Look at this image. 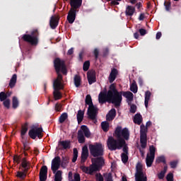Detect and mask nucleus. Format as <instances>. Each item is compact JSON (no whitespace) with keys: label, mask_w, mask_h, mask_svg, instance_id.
Listing matches in <instances>:
<instances>
[{"label":"nucleus","mask_w":181,"mask_h":181,"mask_svg":"<svg viewBox=\"0 0 181 181\" xmlns=\"http://www.w3.org/2000/svg\"><path fill=\"white\" fill-rule=\"evenodd\" d=\"M13 160L16 163L19 164L21 161V158L18 156H14Z\"/></svg>","instance_id":"nucleus-55"},{"label":"nucleus","mask_w":181,"mask_h":181,"mask_svg":"<svg viewBox=\"0 0 181 181\" xmlns=\"http://www.w3.org/2000/svg\"><path fill=\"white\" fill-rule=\"evenodd\" d=\"M68 119V114L67 113H63L59 117V123L62 124L64 123V122Z\"/></svg>","instance_id":"nucleus-41"},{"label":"nucleus","mask_w":181,"mask_h":181,"mask_svg":"<svg viewBox=\"0 0 181 181\" xmlns=\"http://www.w3.org/2000/svg\"><path fill=\"white\" fill-rule=\"evenodd\" d=\"M67 163H69V158L66 156H62V165L63 168H66Z\"/></svg>","instance_id":"nucleus-46"},{"label":"nucleus","mask_w":181,"mask_h":181,"mask_svg":"<svg viewBox=\"0 0 181 181\" xmlns=\"http://www.w3.org/2000/svg\"><path fill=\"white\" fill-rule=\"evenodd\" d=\"M103 166L97 164H93L89 168V175H93L94 172H98L101 170Z\"/></svg>","instance_id":"nucleus-25"},{"label":"nucleus","mask_w":181,"mask_h":181,"mask_svg":"<svg viewBox=\"0 0 181 181\" xmlns=\"http://www.w3.org/2000/svg\"><path fill=\"white\" fill-rule=\"evenodd\" d=\"M54 66L55 71L57 73L62 72L64 75H67V68H66L64 61L62 60L59 58H56L54 61Z\"/></svg>","instance_id":"nucleus-9"},{"label":"nucleus","mask_w":181,"mask_h":181,"mask_svg":"<svg viewBox=\"0 0 181 181\" xmlns=\"http://www.w3.org/2000/svg\"><path fill=\"white\" fill-rule=\"evenodd\" d=\"M109 88H110L109 90L107 92V93H109V95H116V96H119L120 98H122V96H123V97L127 98V100L129 101H130V102L133 101L134 94L132 93V92H129V91L119 92L118 89L116 88V86L114 83H112Z\"/></svg>","instance_id":"nucleus-5"},{"label":"nucleus","mask_w":181,"mask_h":181,"mask_svg":"<svg viewBox=\"0 0 181 181\" xmlns=\"http://www.w3.org/2000/svg\"><path fill=\"white\" fill-rule=\"evenodd\" d=\"M86 105H88V118L92 121L97 122V115H98V108L94 106L93 99L90 95H88L86 97Z\"/></svg>","instance_id":"nucleus-4"},{"label":"nucleus","mask_w":181,"mask_h":181,"mask_svg":"<svg viewBox=\"0 0 181 181\" xmlns=\"http://www.w3.org/2000/svg\"><path fill=\"white\" fill-rule=\"evenodd\" d=\"M78 157V151L76 148H74V157L72 158V163H76Z\"/></svg>","instance_id":"nucleus-42"},{"label":"nucleus","mask_w":181,"mask_h":181,"mask_svg":"<svg viewBox=\"0 0 181 181\" xmlns=\"http://www.w3.org/2000/svg\"><path fill=\"white\" fill-rule=\"evenodd\" d=\"M17 82V74H14L12 76L11 79H10L9 87L13 88L15 85H16Z\"/></svg>","instance_id":"nucleus-30"},{"label":"nucleus","mask_w":181,"mask_h":181,"mask_svg":"<svg viewBox=\"0 0 181 181\" xmlns=\"http://www.w3.org/2000/svg\"><path fill=\"white\" fill-rule=\"evenodd\" d=\"M134 123L137 125H141L142 123V115L140 113L134 115Z\"/></svg>","instance_id":"nucleus-28"},{"label":"nucleus","mask_w":181,"mask_h":181,"mask_svg":"<svg viewBox=\"0 0 181 181\" xmlns=\"http://www.w3.org/2000/svg\"><path fill=\"white\" fill-rule=\"evenodd\" d=\"M130 112L133 114H135L136 112V105H131Z\"/></svg>","instance_id":"nucleus-54"},{"label":"nucleus","mask_w":181,"mask_h":181,"mask_svg":"<svg viewBox=\"0 0 181 181\" xmlns=\"http://www.w3.org/2000/svg\"><path fill=\"white\" fill-rule=\"evenodd\" d=\"M81 129L82 130L78 131V142H79L81 144H83L86 142L85 136L86 138H90L91 134L87 126L83 125L81 127Z\"/></svg>","instance_id":"nucleus-8"},{"label":"nucleus","mask_w":181,"mask_h":181,"mask_svg":"<svg viewBox=\"0 0 181 181\" xmlns=\"http://www.w3.org/2000/svg\"><path fill=\"white\" fill-rule=\"evenodd\" d=\"M8 98V95L5 92H1L0 93V101L4 102L6 100V98Z\"/></svg>","instance_id":"nucleus-47"},{"label":"nucleus","mask_w":181,"mask_h":181,"mask_svg":"<svg viewBox=\"0 0 181 181\" xmlns=\"http://www.w3.org/2000/svg\"><path fill=\"white\" fill-rule=\"evenodd\" d=\"M26 176L25 173H22V172H18L17 173V177H20V178H25Z\"/></svg>","instance_id":"nucleus-57"},{"label":"nucleus","mask_w":181,"mask_h":181,"mask_svg":"<svg viewBox=\"0 0 181 181\" xmlns=\"http://www.w3.org/2000/svg\"><path fill=\"white\" fill-rule=\"evenodd\" d=\"M147 127L144 125L140 126V144L142 148H146L147 146Z\"/></svg>","instance_id":"nucleus-11"},{"label":"nucleus","mask_w":181,"mask_h":181,"mask_svg":"<svg viewBox=\"0 0 181 181\" xmlns=\"http://www.w3.org/2000/svg\"><path fill=\"white\" fill-rule=\"evenodd\" d=\"M90 61H86V62L83 63V71H88V69H90Z\"/></svg>","instance_id":"nucleus-43"},{"label":"nucleus","mask_w":181,"mask_h":181,"mask_svg":"<svg viewBox=\"0 0 181 181\" xmlns=\"http://www.w3.org/2000/svg\"><path fill=\"white\" fill-rule=\"evenodd\" d=\"M62 104L57 103V105H55V110L57 112H60V110H62Z\"/></svg>","instance_id":"nucleus-59"},{"label":"nucleus","mask_w":181,"mask_h":181,"mask_svg":"<svg viewBox=\"0 0 181 181\" xmlns=\"http://www.w3.org/2000/svg\"><path fill=\"white\" fill-rule=\"evenodd\" d=\"M102 129L105 132H107L110 130V123L108 122H102Z\"/></svg>","instance_id":"nucleus-32"},{"label":"nucleus","mask_w":181,"mask_h":181,"mask_svg":"<svg viewBox=\"0 0 181 181\" xmlns=\"http://www.w3.org/2000/svg\"><path fill=\"white\" fill-rule=\"evenodd\" d=\"M115 136H110L107 139V146L110 151L121 150L127 144L126 141L129 140L130 133L127 127L122 129V127H117L115 130Z\"/></svg>","instance_id":"nucleus-1"},{"label":"nucleus","mask_w":181,"mask_h":181,"mask_svg":"<svg viewBox=\"0 0 181 181\" xmlns=\"http://www.w3.org/2000/svg\"><path fill=\"white\" fill-rule=\"evenodd\" d=\"M75 87L79 88L81 86V76L75 75L74 78Z\"/></svg>","instance_id":"nucleus-29"},{"label":"nucleus","mask_w":181,"mask_h":181,"mask_svg":"<svg viewBox=\"0 0 181 181\" xmlns=\"http://www.w3.org/2000/svg\"><path fill=\"white\" fill-rule=\"evenodd\" d=\"M139 33H140V35H141V36H144V35H146V33H147L146 30V29H144V28L139 29Z\"/></svg>","instance_id":"nucleus-58"},{"label":"nucleus","mask_w":181,"mask_h":181,"mask_svg":"<svg viewBox=\"0 0 181 181\" xmlns=\"http://www.w3.org/2000/svg\"><path fill=\"white\" fill-rule=\"evenodd\" d=\"M136 181H147V177L144 176L142 165L141 163H137L136 167Z\"/></svg>","instance_id":"nucleus-12"},{"label":"nucleus","mask_w":181,"mask_h":181,"mask_svg":"<svg viewBox=\"0 0 181 181\" xmlns=\"http://www.w3.org/2000/svg\"><path fill=\"white\" fill-rule=\"evenodd\" d=\"M23 151H28L29 147H28V143L23 142Z\"/></svg>","instance_id":"nucleus-63"},{"label":"nucleus","mask_w":181,"mask_h":181,"mask_svg":"<svg viewBox=\"0 0 181 181\" xmlns=\"http://www.w3.org/2000/svg\"><path fill=\"white\" fill-rule=\"evenodd\" d=\"M59 144L63 147L64 150H67L71 148V141L68 140L60 141Z\"/></svg>","instance_id":"nucleus-26"},{"label":"nucleus","mask_w":181,"mask_h":181,"mask_svg":"<svg viewBox=\"0 0 181 181\" xmlns=\"http://www.w3.org/2000/svg\"><path fill=\"white\" fill-rule=\"evenodd\" d=\"M178 161L177 160H174V161H170V168L173 169H175L177 167Z\"/></svg>","instance_id":"nucleus-50"},{"label":"nucleus","mask_w":181,"mask_h":181,"mask_svg":"<svg viewBox=\"0 0 181 181\" xmlns=\"http://www.w3.org/2000/svg\"><path fill=\"white\" fill-rule=\"evenodd\" d=\"M48 168L46 165L41 167L40 171V181H46L47 180Z\"/></svg>","instance_id":"nucleus-15"},{"label":"nucleus","mask_w":181,"mask_h":181,"mask_svg":"<svg viewBox=\"0 0 181 181\" xmlns=\"http://www.w3.org/2000/svg\"><path fill=\"white\" fill-rule=\"evenodd\" d=\"M21 167H23L25 169L24 172H28L29 170L28 161L26 160L25 158H23V161L21 162Z\"/></svg>","instance_id":"nucleus-39"},{"label":"nucleus","mask_w":181,"mask_h":181,"mask_svg":"<svg viewBox=\"0 0 181 181\" xmlns=\"http://www.w3.org/2000/svg\"><path fill=\"white\" fill-rule=\"evenodd\" d=\"M98 100L100 104H114L115 107H118L121 106L122 102V97L115 95H109L107 90L102 91L99 93Z\"/></svg>","instance_id":"nucleus-2"},{"label":"nucleus","mask_w":181,"mask_h":181,"mask_svg":"<svg viewBox=\"0 0 181 181\" xmlns=\"http://www.w3.org/2000/svg\"><path fill=\"white\" fill-rule=\"evenodd\" d=\"M59 16H52L49 20V26L52 30H55L59 25Z\"/></svg>","instance_id":"nucleus-18"},{"label":"nucleus","mask_w":181,"mask_h":181,"mask_svg":"<svg viewBox=\"0 0 181 181\" xmlns=\"http://www.w3.org/2000/svg\"><path fill=\"white\" fill-rule=\"evenodd\" d=\"M119 71L116 68H113L111 70L110 75H109V83H112L116 80L117 76H118Z\"/></svg>","instance_id":"nucleus-19"},{"label":"nucleus","mask_w":181,"mask_h":181,"mask_svg":"<svg viewBox=\"0 0 181 181\" xmlns=\"http://www.w3.org/2000/svg\"><path fill=\"white\" fill-rule=\"evenodd\" d=\"M74 47H71V49H69L68 52L66 53V55H73L74 51Z\"/></svg>","instance_id":"nucleus-64"},{"label":"nucleus","mask_w":181,"mask_h":181,"mask_svg":"<svg viewBox=\"0 0 181 181\" xmlns=\"http://www.w3.org/2000/svg\"><path fill=\"white\" fill-rule=\"evenodd\" d=\"M168 170V166L165 165L164 166V170H161V172H160V173L158 174V178L159 180H163L165 177V175L166 174Z\"/></svg>","instance_id":"nucleus-35"},{"label":"nucleus","mask_w":181,"mask_h":181,"mask_svg":"<svg viewBox=\"0 0 181 181\" xmlns=\"http://www.w3.org/2000/svg\"><path fill=\"white\" fill-rule=\"evenodd\" d=\"M74 181H80V175L78 173L74 174ZM74 181V180H71Z\"/></svg>","instance_id":"nucleus-62"},{"label":"nucleus","mask_w":181,"mask_h":181,"mask_svg":"<svg viewBox=\"0 0 181 181\" xmlns=\"http://www.w3.org/2000/svg\"><path fill=\"white\" fill-rule=\"evenodd\" d=\"M149 156H156V148L153 146V145H151L150 146V154H148Z\"/></svg>","instance_id":"nucleus-48"},{"label":"nucleus","mask_w":181,"mask_h":181,"mask_svg":"<svg viewBox=\"0 0 181 181\" xmlns=\"http://www.w3.org/2000/svg\"><path fill=\"white\" fill-rule=\"evenodd\" d=\"M39 31L35 29L33 30L31 34H24L21 39L25 42L30 43L32 46H37L39 44Z\"/></svg>","instance_id":"nucleus-6"},{"label":"nucleus","mask_w":181,"mask_h":181,"mask_svg":"<svg viewBox=\"0 0 181 181\" xmlns=\"http://www.w3.org/2000/svg\"><path fill=\"white\" fill-rule=\"evenodd\" d=\"M108 54H110V49L108 48L103 49V57H107Z\"/></svg>","instance_id":"nucleus-60"},{"label":"nucleus","mask_w":181,"mask_h":181,"mask_svg":"<svg viewBox=\"0 0 181 181\" xmlns=\"http://www.w3.org/2000/svg\"><path fill=\"white\" fill-rule=\"evenodd\" d=\"M87 75L89 85L96 83V72L95 70L88 71Z\"/></svg>","instance_id":"nucleus-17"},{"label":"nucleus","mask_w":181,"mask_h":181,"mask_svg":"<svg viewBox=\"0 0 181 181\" xmlns=\"http://www.w3.org/2000/svg\"><path fill=\"white\" fill-rule=\"evenodd\" d=\"M81 170H82L83 172L86 173V174H90V168L86 166H81Z\"/></svg>","instance_id":"nucleus-52"},{"label":"nucleus","mask_w":181,"mask_h":181,"mask_svg":"<svg viewBox=\"0 0 181 181\" xmlns=\"http://www.w3.org/2000/svg\"><path fill=\"white\" fill-rule=\"evenodd\" d=\"M95 177L96 178V181H105L104 175L103 176L100 173H96V175H95Z\"/></svg>","instance_id":"nucleus-45"},{"label":"nucleus","mask_w":181,"mask_h":181,"mask_svg":"<svg viewBox=\"0 0 181 181\" xmlns=\"http://www.w3.org/2000/svg\"><path fill=\"white\" fill-rule=\"evenodd\" d=\"M135 12H136L135 7H133L132 6H128L126 8L125 15L127 17H132L134 13H135Z\"/></svg>","instance_id":"nucleus-23"},{"label":"nucleus","mask_w":181,"mask_h":181,"mask_svg":"<svg viewBox=\"0 0 181 181\" xmlns=\"http://www.w3.org/2000/svg\"><path fill=\"white\" fill-rule=\"evenodd\" d=\"M88 155H89V153H88V146L85 145L82 148V153L81 154V163H85L86 161H87Z\"/></svg>","instance_id":"nucleus-14"},{"label":"nucleus","mask_w":181,"mask_h":181,"mask_svg":"<svg viewBox=\"0 0 181 181\" xmlns=\"http://www.w3.org/2000/svg\"><path fill=\"white\" fill-rule=\"evenodd\" d=\"M130 90L134 93H138V86L136 85V83L135 81H134L133 83H132L130 86Z\"/></svg>","instance_id":"nucleus-38"},{"label":"nucleus","mask_w":181,"mask_h":181,"mask_svg":"<svg viewBox=\"0 0 181 181\" xmlns=\"http://www.w3.org/2000/svg\"><path fill=\"white\" fill-rule=\"evenodd\" d=\"M167 180L173 181V174L172 173H170L167 175Z\"/></svg>","instance_id":"nucleus-56"},{"label":"nucleus","mask_w":181,"mask_h":181,"mask_svg":"<svg viewBox=\"0 0 181 181\" xmlns=\"http://www.w3.org/2000/svg\"><path fill=\"white\" fill-rule=\"evenodd\" d=\"M151 95H152V93H151V92L149 90L146 92V93H145V107H146V108H148V105L149 104Z\"/></svg>","instance_id":"nucleus-31"},{"label":"nucleus","mask_w":181,"mask_h":181,"mask_svg":"<svg viewBox=\"0 0 181 181\" xmlns=\"http://www.w3.org/2000/svg\"><path fill=\"white\" fill-rule=\"evenodd\" d=\"M54 181H62V171L57 170V173H55Z\"/></svg>","instance_id":"nucleus-37"},{"label":"nucleus","mask_w":181,"mask_h":181,"mask_svg":"<svg viewBox=\"0 0 181 181\" xmlns=\"http://www.w3.org/2000/svg\"><path fill=\"white\" fill-rule=\"evenodd\" d=\"M19 106V100H18V98L17 97H13V101H12V107L14 109L18 108V107Z\"/></svg>","instance_id":"nucleus-40"},{"label":"nucleus","mask_w":181,"mask_h":181,"mask_svg":"<svg viewBox=\"0 0 181 181\" xmlns=\"http://www.w3.org/2000/svg\"><path fill=\"white\" fill-rule=\"evenodd\" d=\"M91 160H92V163H94L93 165H97L101 167L105 165V159L102 156L92 158Z\"/></svg>","instance_id":"nucleus-21"},{"label":"nucleus","mask_w":181,"mask_h":181,"mask_svg":"<svg viewBox=\"0 0 181 181\" xmlns=\"http://www.w3.org/2000/svg\"><path fill=\"white\" fill-rule=\"evenodd\" d=\"M89 152L94 158L102 157L104 156V147H103V144L100 143L89 144Z\"/></svg>","instance_id":"nucleus-7"},{"label":"nucleus","mask_w":181,"mask_h":181,"mask_svg":"<svg viewBox=\"0 0 181 181\" xmlns=\"http://www.w3.org/2000/svg\"><path fill=\"white\" fill-rule=\"evenodd\" d=\"M83 0H71L69 1V5H71V8L68 13V16L66 20L69 21V24H73L76 21V13H78L79 8L82 6Z\"/></svg>","instance_id":"nucleus-3"},{"label":"nucleus","mask_w":181,"mask_h":181,"mask_svg":"<svg viewBox=\"0 0 181 181\" xmlns=\"http://www.w3.org/2000/svg\"><path fill=\"white\" fill-rule=\"evenodd\" d=\"M99 49H95L94 51H93V54L95 56V59H98V57H99Z\"/></svg>","instance_id":"nucleus-53"},{"label":"nucleus","mask_w":181,"mask_h":181,"mask_svg":"<svg viewBox=\"0 0 181 181\" xmlns=\"http://www.w3.org/2000/svg\"><path fill=\"white\" fill-rule=\"evenodd\" d=\"M57 78L54 81L53 86H57L58 87H64V86L62 84L63 81V76L60 72H57Z\"/></svg>","instance_id":"nucleus-20"},{"label":"nucleus","mask_w":181,"mask_h":181,"mask_svg":"<svg viewBox=\"0 0 181 181\" xmlns=\"http://www.w3.org/2000/svg\"><path fill=\"white\" fill-rule=\"evenodd\" d=\"M154 160L155 156H149V153H148L147 157L146 158V164L147 165V167L151 168Z\"/></svg>","instance_id":"nucleus-24"},{"label":"nucleus","mask_w":181,"mask_h":181,"mask_svg":"<svg viewBox=\"0 0 181 181\" xmlns=\"http://www.w3.org/2000/svg\"><path fill=\"white\" fill-rule=\"evenodd\" d=\"M4 106L6 107L7 109H9L11 106V100L6 99L4 101Z\"/></svg>","instance_id":"nucleus-51"},{"label":"nucleus","mask_w":181,"mask_h":181,"mask_svg":"<svg viewBox=\"0 0 181 181\" xmlns=\"http://www.w3.org/2000/svg\"><path fill=\"white\" fill-rule=\"evenodd\" d=\"M28 124L25 123L24 124V125L21 127V137H23V136L25 135V134L28 132Z\"/></svg>","instance_id":"nucleus-33"},{"label":"nucleus","mask_w":181,"mask_h":181,"mask_svg":"<svg viewBox=\"0 0 181 181\" xmlns=\"http://www.w3.org/2000/svg\"><path fill=\"white\" fill-rule=\"evenodd\" d=\"M122 148H123V152H124L123 153L128 154V146L127 143L124 144V146H123Z\"/></svg>","instance_id":"nucleus-61"},{"label":"nucleus","mask_w":181,"mask_h":181,"mask_svg":"<svg viewBox=\"0 0 181 181\" xmlns=\"http://www.w3.org/2000/svg\"><path fill=\"white\" fill-rule=\"evenodd\" d=\"M122 161L123 163H127L128 162L129 160V157H128V154L125 153H122Z\"/></svg>","instance_id":"nucleus-44"},{"label":"nucleus","mask_w":181,"mask_h":181,"mask_svg":"<svg viewBox=\"0 0 181 181\" xmlns=\"http://www.w3.org/2000/svg\"><path fill=\"white\" fill-rule=\"evenodd\" d=\"M103 177L105 178V181H113L112 173H103Z\"/></svg>","instance_id":"nucleus-34"},{"label":"nucleus","mask_w":181,"mask_h":181,"mask_svg":"<svg viewBox=\"0 0 181 181\" xmlns=\"http://www.w3.org/2000/svg\"><path fill=\"white\" fill-rule=\"evenodd\" d=\"M164 6L165 7V11H170V7L172 6V3H170V1H165Z\"/></svg>","instance_id":"nucleus-49"},{"label":"nucleus","mask_w":181,"mask_h":181,"mask_svg":"<svg viewBox=\"0 0 181 181\" xmlns=\"http://www.w3.org/2000/svg\"><path fill=\"white\" fill-rule=\"evenodd\" d=\"M84 115H85V110H78V113L76 115L78 124H80L83 122V119H84Z\"/></svg>","instance_id":"nucleus-27"},{"label":"nucleus","mask_w":181,"mask_h":181,"mask_svg":"<svg viewBox=\"0 0 181 181\" xmlns=\"http://www.w3.org/2000/svg\"><path fill=\"white\" fill-rule=\"evenodd\" d=\"M164 163V165H167L166 158L164 156H161L157 157L156 163Z\"/></svg>","instance_id":"nucleus-36"},{"label":"nucleus","mask_w":181,"mask_h":181,"mask_svg":"<svg viewBox=\"0 0 181 181\" xmlns=\"http://www.w3.org/2000/svg\"><path fill=\"white\" fill-rule=\"evenodd\" d=\"M60 165H62V160L59 156L54 157V158L52 160V167L51 169L54 174L56 173L57 170L59 169Z\"/></svg>","instance_id":"nucleus-13"},{"label":"nucleus","mask_w":181,"mask_h":181,"mask_svg":"<svg viewBox=\"0 0 181 181\" xmlns=\"http://www.w3.org/2000/svg\"><path fill=\"white\" fill-rule=\"evenodd\" d=\"M117 115V112L115 109H111L110 111H109V113L106 115V120L107 121H113L114 119H115Z\"/></svg>","instance_id":"nucleus-22"},{"label":"nucleus","mask_w":181,"mask_h":181,"mask_svg":"<svg viewBox=\"0 0 181 181\" xmlns=\"http://www.w3.org/2000/svg\"><path fill=\"white\" fill-rule=\"evenodd\" d=\"M64 89V86H59V85H57V86H54V98L55 99V100H58L62 99V94L61 92H59L60 90H63Z\"/></svg>","instance_id":"nucleus-16"},{"label":"nucleus","mask_w":181,"mask_h":181,"mask_svg":"<svg viewBox=\"0 0 181 181\" xmlns=\"http://www.w3.org/2000/svg\"><path fill=\"white\" fill-rule=\"evenodd\" d=\"M42 132L43 129L42 127H33L32 129L29 130L28 135L33 140L36 139L37 137L40 139L43 136Z\"/></svg>","instance_id":"nucleus-10"}]
</instances>
